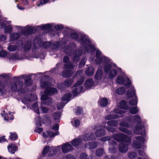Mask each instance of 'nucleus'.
I'll use <instances>...</instances> for the list:
<instances>
[{"label": "nucleus", "mask_w": 159, "mask_h": 159, "mask_svg": "<svg viewBox=\"0 0 159 159\" xmlns=\"http://www.w3.org/2000/svg\"><path fill=\"white\" fill-rule=\"evenodd\" d=\"M129 111L131 114H134L138 113L139 111L137 107H134L129 108Z\"/></svg>", "instance_id": "obj_45"}, {"label": "nucleus", "mask_w": 159, "mask_h": 159, "mask_svg": "<svg viewBox=\"0 0 159 159\" xmlns=\"http://www.w3.org/2000/svg\"><path fill=\"white\" fill-rule=\"evenodd\" d=\"M94 69L92 67H88L85 71V74L87 76L92 75L93 74Z\"/></svg>", "instance_id": "obj_33"}, {"label": "nucleus", "mask_w": 159, "mask_h": 159, "mask_svg": "<svg viewBox=\"0 0 159 159\" xmlns=\"http://www.w3.org/2000/svg\"><path fill=\"white\" fill-rule=\"evenodd\" d=\"M11 89L14 92H17L20 96L24 95L27 90L26 87L24 86L22 82L19 81L18 79L17 81L11 84Z\"/></svg>", "instance_id": "obj_1"}, {"label": "nucleus", "mask_w": 159, "mask_h": 159, "mask_svg": "<svg viewBox=\"0 0 159 159\" xmlns=\"http://www.w3.org/2000/svg\"><path fill=\"white\" fill-rule=\"evenodd\" d=\"M111 137L110 136H105L101 138L100 140L102 142H105L107 141H109V142L110 140H111Z\"/></svg>", "instance_id": "obj_62"}, {"label": "nucleus", "mask_w": 159, "mask_h": 159, "mask_svg": "<svg viewBox=\"0 0 159 159\" xmlns=\"http://www.w3.org/2000/svg\"><path fill=\"white\" fill-rule=\"evenodd\" d=\"M49 156H54L56 153L57 149L53 148H52L49 149Z\"/></svg>", "instance_id": "obj_56"}, {"label": "nucleus", "mask_w": 159, "mask_h": 159, "mask_svg": "<svg viewBox=\"0 0 159 159\" xmlns=\"http://www.w3.org/2000/svg\"><path fill=\"white\" fill-rule=\"evenodd\" d=\"M87 61V59L85 58H83L81 60L79 65V67L80 68H82L85 65V62Z\"/></svg>", "instance_id": "obj_57"}, {"label": "nucleus", "mask_w": 159, "mask_h": 159, "mask_svg": "<svg viewBox=\"0 0 159 159\" xmlns=\"http://www.w3.org/2000/svg\"><path fill=\"white\" fill-rule=\"evenodd\" d=\"M120 108H116L114 110V112L118 114H123L125 113V111L121 109H127L128 108L126 105V102L125 100H122L120 102Z\"/></svg>", "instance_id": "obj_9"}, {"label": "nucleus", "mask_w": 159, "mask_h": 159, "mask_svg": "<svg viewBox=\"0 0 159 159\" xmlns=\"http://www.w3.org/2000/svg\"><path fill=\"white\" fill-rule=\"evenodd\" d=\"M84 81V79L83 77H81L76 83L74 84V87H76L73 90V93L74 96H76L82 91L83 87L82 86H79L81 85L83 83Z\"/></svg>", "instance_id": "obj_8"}, {"label": "nucleus", "mask_w": 159, "mask_h": 159, "mask_svg": "<svg viewBox=\"0 0 159 159\" xmlns=\"http://www.w3.org/2000/svg\"><path fill=\"white\" fill-rule=\"evenodd\" d=\"M117 74V71L116 70L112 69L109 72V77L111 79H113L115 78Z\"/></svg>", "instance_id": "obj_38"}, {"label": "nucleus", "mask_w": 159, "mask_h": 159, "mask_svg": "<svg viewBox=\"0 0 159 159\" xmlns=\"http://www.w3.org/2000/svg\"><path fill=\"white\" fill-rule=\"evenodd\" d=\"M127 94L129 98H132L135 96V99H132L129 101V103L131 105H136L137 104V98L135 95V90L133 87L131 86L130 89L126 93Z\"/></svg>", "instance_id": "obj_7"}, {"label": "nucleus", "mask_w": 159, "mask_h": 159, "mask_svg": "<svg viewBox=\"0 0 159 159\" xmlns=\"http://www.w3.org/2000/svg\"><path fill=\"white\" fill-rule=\"evenodd\" d=\"M20 34L17 33H13L11 34L10 40L11 41H14L18 39L20 37Z\"/></svg>", "instance_id": "obj_34"}, {"label": "nucleus", "mask_w": 159, "mask_h": 159, "mask_svg": "<svg viewBox=\"0 0 159 159\" xmlns=\"http://www.w3.org/2000/svg\"><path fill=\"white\" fill-rule=\"evenodd\" d=\"M8 50L10 52H14L17 50H19L16 46L10 45L7 48Z\"/></svg>", "instance_id": "obj_48"}, {"label": "nucleus", "mask_w": 159, "mask_h": 159, "mask_svg": "<svg viewBox=\"0 0 159 159\" xmlns=\"http://www.w3.org/2000/svg\"><path fill=\"white\" fill-rule=\"evenodd\" d=\"M83 141H86L95 139V137L93 133H88L80 136Z\"/></svg>", "instance_id": "obj_13"}, {"label": "nucleus", "mask_w": 159, "mask_h": 159, "mask_svg": "<svg viewBox=\"0 0 159 159\" xmlns=\"http://www.w3.org/2000/svg\"><path fill=\"white\" fill-rule=\"evenodd\" d=\"M18 136L15 133H11L10 138L11 140H15L17 139Z\"/></svg>", "instance_id": "obj_63"}, {"label": "nucleus", "mask_w": 159, "mask_h": 159, "mask_svg": "<svg viewBox=\"0 0 159 159\" xmlns=\"http://www.w3.org/2000/svg\"><path fill=\"white\" fill-rule=\"evenodd\" d=\"M41 99L42 102H41V105H49L51 104L52 102V99L51 97H49L48 95L43 94L42 95Z\"/></svg>", "instance_id": "obj_12"}, {"label": "nucleus", "mask_w": 159, "mask_h": 159, "mask_svg": "<svg viewBox=\"0 0 159 159\" xmlns=\"http://www.w3.org/2000/svg\"><path fill=\"white\" fill-rule=\"evenodd\" d=\"M125 81L124 78L122 76H119L116 79V82L118 84H122Z\"/></svg>", "instance_id": "obj_60"}, {"label": "nucleus", "mask_w": 159, "mask_h": 159, "mask_svg": "<svg viewBox=\"0 0 159 159\" xmlns=\"http://www.w3.org/2000/svg\"><path fill=\"white\" fill-rule=\"evenodd\" d=\"M107 124L109 126H116L118 124V122L117 120H112L108 121Z\"/></svg>", "instance_id": "obj_42"}, {"label": "nucleus", "mask_w": 159, "mask_h": 159, "mask_svg": "<svg viewBox=\"0 0 159 159\" xmlns=\"http://www.w3.org/2000/svg\"><path fill=\"white\" fill-rule=\"evenodd\" d=\"M64 51L66 53L70 54L73 52L72 48L70 46H67L64 48Z\"/></svg>", "instance_id": "obj_39"}, {"label": "nucleus", "mask_w": 159, "mask_h": 159, "mask_svg": "<svg viewBox=\"0 0 159 159\" xmlns=\"http://www.w3.org/2000/svg\"><path fill=\"white\" fill-rule=\"evenodd\" d=\"M106 134V131L103 129L97 130L95 132V135L97 137H101Z\"/></svg>", "instance_id": "obj_31"}, {"label": "nucleus", "mask_w": 159, "mask_h": 159, "mask_svg": "<svg viewBox=\"0 0 159 159\" xmlns=\"http://www.w3.org/2000/svg\"><path fill=\"white\" fill-rule=\"evenodd\" d=\"M65 67L67 69H71L74 68V65L72 62H69L65 64Z\"/></svg>", "instance_id": "obj_53"}, {"label": "nucleus", "mask_w": 159, "mask_h": 159, "mask_svg": "<svg viewBox=\"0 0 159 159\" xmlns=\"http://www.w3.org/2000/svg\"><path fill=\"white\" fill-rule=\"evenodd\" d=\"M51 43L50 42H43L41 39L36 38L34 40V47L35 49L39 47L47 48L50 47Z\"/></svg>", "instance_id": "obj_5"}, {"label": "nucleus", "mask_w": 159, "mask_h": 159, "mask_svg": "<svg viewBox=\"0 0 159 159\" xmlns=\"http://www.w3.org/2000/svg\"><path fill=\"white\" fill-rule=\"evenodd\" d=\"M57 89L54 87H48L45 89L44 91V94L48 96L52 95L57 93Z\"/></svg>", "instance_id": "obj_19"}, {"label": "nucleus", "mask_w": 159, "mask_h": 159, "mask_svg": "<svg viewBox=\"0 0 159 159\" xmlns=\"http://www.w3.org/2000/svg\"><path fill=\"white\" fill-rule=\"evenodd\" d=\"M98 146V142L96 141H92L89 142L85 144L84 146L85 148L89 149H92L95 148Z\"/></svg>", "instance_id": "obj_20"}, {"label": "nucleus", "mask_w": 159, "mask_h": 159, "mask_svg": "<svg viewBox=\"0 0 159 159\" xmlns=\"http://www.w3.org/2000/svg\"><path fill=\"white\" fill-rule=\"evenodd\" d=\"M32 96L30 94H28L24 97V98L26 101L30 102L32 101L33 100L31 99V97Z\"/></svg>", "instance_id": "obj_64"}, {"label": "nucleus", "mask_w": 159, "mask_h": 159, "mask_svg": "<svg viewBox=\"0 0 159 159\" xmlns=\"http://www.w3.org/2000/svg\"><path fill=\"white\" fill-rule=\"evenodd\" d=\"M8 149L9 152L12 154H14L16 150V146L12 144L11 145L8 146Z\"/></svg>", "instance_id": "obj_37"}, {"label": "nucleus", "mask_w": 159, "mask_h": 159, "mask_svg": "<svg viewBox=\"0 0 159 159\" xmlns=\"http://www.w3.org/2000/svg\"><path fill=\"white\" fill-rule=\"evenodd\" d=\"M125 89L124 87H119L116 91V93L120 95L123 94L125 93Z\"/></svg>", "instance_id": "obj_49"}, {"label": "nucleus", "mask_w": 159, "mask_h": 159, "mask_svg": "<svg viewBox=\"0 0 159 159\" xmlns=\"http://www.w3.org/2000/svg\"><path fill=\"white\" fill-rule=\"evenodd\" d=\"M31 48V43L30 41H28L25 45V50L26 51L29 50Z\"/></svg>", "instance_id": "obj_55"}, {"label": "nucleus", "mask_w": 159, "mask_h": 159, "mask_svg": "<svg viewBox=\"0 0 159 159\" xmlns=\"http://www.w3.org/2000/svg\"><path fill=\"white\" fill-rule=\"evenodd\" d=\"M83 140L80 136L72 140L71 141V144L74 147L78 148L82 143Z\"/></svg>", "instance_id": "obj_15"}, {"label": "nucleus", "mask_w": 159, "mask_h": 159, "mask_svg": "<svg viewBox=\"0 0 159 159\" xmlns=\"http://www.w3.org/2000/svg\"><path fill=\"white\" fill-rule=\"evenodd\" d=\"M32 109L34 111H35L38 114H40L39 109L38 107V105L37 102H35L32 105Z\"/></svg>", "instance_id": "obj_46"}, {"label": "nucleus", "mask_w": 159, "mask_h": 159, "mask_svg": "<svg viewBox=\"0 0 159 159\" xmlns=\"http://www.w3.org/2000/svg\"><path fill=\"white\" fill-rule=\"evenodd\" d=\"M136 139L140 141L139 142L136 140L133 141V145L136 148H142V144L145 141L144 138L142 136H137L136 137Z\"/></svg>", "instance_id": "obj_10"}, {"label": "nucleus", "mask_w": 159, "mask_h": 159, "mask_svg": "<svg viewBox=\"0 0 159 159\" xmlns=\"http://www.w3.org/2000/svg\"><path fill=\"white\" fill-rule=\"evenodd\" d=\"M132 118L131 116L127 117V118L126 117L125 120H124L120 123V125L121 127L119 128V130L129 135H131L132 133L130 131L126 128L122 127V126L129 127L130 126L133 125V124L132 123Z\"/></svg>", "instance_id": "obj_4"}, {"label": "nucleus", "mask_w": 159, "mask_h": 159, "mask_svg": "<svg viewBox=\"0 0 159 159\" xmlns=\"http://www.w3.org/2000/svg\"><path fill=\"white\" fill-rule=\"evenodd\" d=\"M119 116L117 114H110L106 116L105 117L106 119L110 120L114 119H116L119 118Z\"/></svg>", "instance_id": "obj_36"}, {"label": "nucleus", "mask_w": 159, "mask_h": 159, "mask_svg": "<svg viewBox=\"0 0 159 159\" xmlns=\"http://www.w3.org/2000/svg\"><path fill=\"white\" fill-rule=\"evenodd\" d=\"M46 79L42 80H40V86L42 88L46 89L51 86V84L48 80L49 77L47 76L46 77Z\"/></svg>", "instance_id": "obj_14"}, {"label": "nucleus", "mask_w": 159, "mask_h": 159, "mask_svg": "<svg viewBox=\"0 0 159 159\" xmlns=\"http://www.w3.org/2000/svg\"><path fill=\"white\" fill-rule=\"evenodd\" d=\"M52 27L51 25L48 24H46L42 26L41 27V29L42 30H44L49 29Z\"/></svg>", "instance_id": "obj_58"}, {"label": "nucleus", "mask_w": 159, "mask_h": 159, "mask_svg": "<svg viewBox=\"0 0 159 159\" xmlns=\"http://www.w3.org/2000/svg\"><path fill=\"white\" fill-rule=\"evenodd\" d=\"M11 112H9L8 113L5 114L4 117V119L7 121L13 119L12 117H13V116L11 115Z\"/></svg>", "instance_id": "obj_51"}, {"label": "nucleus", "mask_w": 159, "mask_h": 159, "mask_svg": "<svg viewBox=\"0 0 159 159\" xmlns=\"http://www.w3.org/2000/svg\"><path fill=\"white\" fill-rule=\"evenodd\" d=\"M73 74L71 70L67 69L64 70L62 72V76L65 78H68L70 77Z\"/></svg>", "instance_id": "obj_27"}, {"label": "nucleus", "mask_w": 159, "mask_h": 159, "mask_svg": "<svg viewBox=\"0 0 159 159\" xmlns=\"http://www.w3.org/2000/svg\"><path fill=\"white\" fill-rule=\"evenodd\" d=\"M119 151L122 153H124L127 152L128 148L127 144L124 143H121L119 145Z\"/></svg>", "instance_id": "obj_23"}, {"label": "nucleus", "mask_w": 159, "mask_h": 159, "mask_svg": "<svg viewBox=\"0 0 159 159\" xmlns=\"http://www.w3.org/2000/svg\"><path fill=\"white\" fill-rule=\"evenodd\" d=\"M53 118L57 121L59 122L60 120V117L61 116L60 112L57 111L53 113L52 114Z\"/></svg>", "instance_id": "obj_32"}, {"label": "nucleus", "mask_w": 159, "mask_h": 159, "mask_svg": "<svg viewBox=\"0 0 159 159\" xmlns=\"http://www.w3.org/2000/svg\"><path fill=\"white\" fill-rule=\"evenodd\" d=\"M134 123H137L136 126L134 129V132L136 134H140L144 135L145 134L144 125L142 124L140 116L135 115L134 116L133 119Z\"/></svg>", "instance_id": "obj_2"}, {"label": "nucleus", "mask_w": 159, "mask_h": 159, "mask_svg": "<svg viewBox=\"0 0 159 159\" xmlns=\"http://www.w3.org/2000/svg\"><path fill=\"white\" fill-rule=\"evenodd\" d=\"M104 127L107 130L112 133H114L116 131V129L113 127L106 126H104Z\"/></svg>", "instance_id": "obj_61"}, {"label": "nucleus", "mask_w": 159, "mask_h": 159, "mask_svg": "<svg viewBox=\"0 0 159 159\" xmlns=\"http://www.w3.org/2000/svg\"><path fill=\"white\" fill-rule=\"evenodd\" d=\"M103 56L101 54V52L98 50L96 51V59L95 60L97 64H100L102 62V56Z\"/></svg>", "instance_id": "obj_24"}, {"label": "nucleus", "mask_w": 159, "mask_h": 159, "mask_svg": "<svg viewBox=\"0 0 159 159\" xmlns=\"http://www.w3.org/2000/svg\"><path fill=\"white\" fill-rule=\"evenodd\" d=\"M103 74V72L102 70L98 69L95 75V79L97 80H100L102 78Z\"/></svg>", "instance_id": "obj_30"}, {"label": "nucleus", "mask_w": 159, "mask_h": 159, "mask_svg": "<svg viewBox=\"0 0 159 159\" xmlns=\"http://www.w3.org/2000/svg\"><path fill=\"white\" fill-rule=\"evenodd\" d=\"M8 58L11 62H13L16 60H20L22 59L17 53H15L10 54L8 56Z\"/></svg>", "instance_id": "obj_21"}, {"label": "nucleus", "mask_w": 159, "mask_h": 159, "mask_svg": "<svg viewBox=\"0 0 159 159\" xmlns=\"http://www.w3.org/2000/svg\"><path fill=\"white\" fill-rule=\"evenodd\" d=\"M36 29L30 26H27L22 31V34L24 36H29L36 31Z\"/></svg>", "instance_id": "obj_11"}, {"label": "nucleus", "mask_w": 159, "mask_h": 159, "mask_svg": "<svg viewBox=\"0 0 159 159\" xmlns=\"http://www.w3.org/2000/svg\"><path fill=\"white\" fill-rule=\"evenodd\" d=\"M61 148L63 152L65 153L71 151L73 149V148L71 145L70 143H66L63 145Z\"/></svg>", "instance_id": "obj_18"}, {"label": "nucleus", "mask_w": 159, "mask_h": 159, "mask_svg": "<svg viewBox=\"0 0 159 159\" xmlns=\"http://www.w3.org/2000/svg\"><path fill=\"white\" fill-rule=\"evenodd\" d=\"M71 96V94L70 93H68L66 94L63 96L61 98L62 101H67L68 102L70 101V99Z\"/></svg>", "instance_id": "obj_40"}, {"label": "nucleus", "mask_w": 159, "mask_h": 159, "mask_svg": "<svg viewBox=\"0 0 159 159\" xmlns=\"http://www.w3.org/2000/svg\"><path fill=\"white\" fill-rule=\"evenodd\" d=\"M99 105L102 107L106 106L108 103V100L105 98H103L99 100Z\"/></svg>", "instance_id": "obj_35"}, {"label": "nucleus", "mask_w": 159, "mask_h": 159, "mask_svg": "<svg viewBox=\"0 0 159 159\" xmlns=\"http://www.w3.org/2000/svg\"><path fill=\"white\" fill-rule=\"evenodd\" d=\"M109 144L110 146L109 148L110 152L112 153H115L117 151V148L114 147L117 145L116 142L114 140H110L109 142Z\"/></svg>", "instance_id": "obj_17"}, {"label": "nucleus", "mask_w": 159, "mask_h": 159, "mask_svg": "<svg viewBox=\"0 0 159 159\" xmlns=\"http://www.w3.org/2000/svg\"><path fill=\"white\" fill-rule=\"evenodd\" d=\"M81 45L83 47V50L85 52H90L95 50V48L90 44L88 36L82 35L81 37Z\"/></svg>", "instance_id": "obj_3"}, {"label": "nucleus", "mask_w": 159, "mask_h": 159, "mask_svg": "<svg viewBox=\"0 0 159 159\" xmlns=\"http://www.w3.org/2000/svg\"><path fill=\"white\" fill-rule=\"evenodd\" d=\"M21 76L23 77L25 80V85L29 86L32 83V80L30 76L22 75Z\"/></svg>", "instance_id": "obj_28"}, {"label": "nucleus", "mask_w": 159, "mask_h": 159, "mask_svg": "<svg viewBox=\"0 0 159 159\" xmlns=\"http://www.w3.org/2000/svg\"><path fill=\"white\" fill-rule=\"evenodd\" d=\"M104 153V150L101 148H99L96 150V154L97 156L100 157Z\"/></svg>", "instance_id": "obj_50"}, {"label": "nucleus", "mask_w": 159, "mask_h": 159, "mask_svg": "<svg viewBox=\"0 0 159 159\" xmlns=\"http://www.w3.org/2000/svg\"><path fill=\"white\" fill-rule=\"evenodd\" d=\"M80 159H93V157L92 155H91L88 157L87 154L82 153L80 155Z\"/></svg>", "instance_id": "obj_41"}, {"label": "nucleus", "mask_w": 159, "mask_h": 159, "mask_svg": "<svg viewBox=\"0 0 159 159\" xmlns=\"http://www.w3.org/2000/svg\"><path fill=\"white\" fill-rule=\"evenodd\" d=\"M128 155L130 159H134L137 157V153L134 152H129L128 153Z\"/></svg>", "instance_id": "obj_52"}, {"label": "nucleus", "mask_w": 159, "mask_h": 159, "mask_svg": "<svg viewBox=\"0 0 159 159\" xmlns=\"http://www.w3.org/2000/svg\"><path fill=\"white\" fill-rule=\"evenodd\" d=\"M58 131L53 133L51 132L50 130H47L45 132H43V135L44 138H46L48 136L50 137H54L56 135H58Z\"/></svg>", "instance_id": "obj_25"}, {"label": "nucleus", "mask_w": 159, "mask_h": 159, "mask_svg": "<svg viewBox=\"0 0 159 159\" xmlns=\"http://www.w3.org/2000/svg\"><path fill=\"white\" fill-rule=\"evenodd\" d=\"M112 66L116 67H117L116 65L113 63H107L104 65V72L106 73H109V71L111 68Z\"/></svg>", "instance_id": "obj_26"}, {"label": "nucleus", "mask_w": 159, "mask_h": 159, "mask_svg": "<svg viewBox=\"0 0 159 159\" xmlns=\"http://www.w3.org/2000/svg\"><path fill=\"white\" fill-rule=\"evenodd\" d=\"M83 50L80 49H77L74 52L72 60L74 62L78 61L80 59V57L82 53Z\"/></svg>", "instance_id": "obj_16"}, {"label": "nucleus", "mask_w": 159, "mask_h": 159, "mask_svg": "<svg viewBox=\"0 0 159 159\" xmlns=\"http://www.w3.org/2000/svg\"><path fill=\"white\" fill-rule=\"evenodd\" d=\"M94 84V82L92 79H87L84 83L85 87L87 89L91 88Z\"/></svg>", "instance_id": "obj_29"}, {"label": "nucleus", "mask_w": 159, "mask_h": 159, "mask_svg": "<svg viewBox=\"0 0 159 159\" xmlns=\"http://www.w3.org/2000/svg\"><path fill=\"white\" fill-rule=\"evenodd\" d=\"M44 120L46 123L50 125L52 122L50 117L47 115H45L44 116Z\"/></svg>", "instance_id": "obj_54"}, {"label": "nucleus", "mask_w": 159, "mask_h": 159, "mask_svg": "<svg viewBox=\"0 0 159 159\" xmlns=\"http://www.w3.org/2000/svg\"><path fill=\"white\" fill-rule=\"evenodd\" d=\"M12 27L11 25L5 27V32L7 33H11L12 31Z\"/></svg>", "instance_id": "obj_59"}, {"label": "nucleus", "mask_w": 159, "mask_h": 159, "mask_svg": "<svg viewBox=\"0 0 159 159\" xmlns=\"http://www.w3.org/2000/svg\"><path fill=\"white\" fill-rule=\"evenodd\" d=\"M112 138L120 142L129 143L131 141V139L128 136L122 133L114 134L112 135Z\"/></svg>", "instance_id": "obj_6"}, {"label": "nucleus", "mask_w": 159, "mask_h": 159, "mask_svg": "<svg viewBox=\"0 0 159 159\" xmlns=\"http://www.w3.org/2000/svg\"><path fill=\"white\" fill-rule=\"evenodd\" d=\"M18 47V49H21L23 47L24 43L23 40H19L15 45Z\"/></svg>", "instance_id": "obj_47"}, {"label": "nucleus", "mask_w": 159, "mask_h": 159, "mask_svg": "<svg viewBox=\"0 0 159 159\" xmlns=\"http://www.w3.org/2000/svg\"><path fill=\"white\" fill-rule=\"evenodd\" d=\"M73 81V78L66 79L65 80L64 82L65 85L66 87H69L72 84Z\"/></svg>", "instance_id": "obj_43"}, {"label": "nucleus", "mask_w": 159, "mask_h": 159, "mask_svg": "<svg viewBox=\"0 0 159 159\" xmlns=\"http://www.w3.org/2000/svg\"><path fill=\"white\" fill-rule=\"evenodd\" d=\"M82 35H85L84 34H81L80 36H79L78 34L75 32L71 33L70 36V38L76 41L80 42L81 44V37Z\"/></svg>", "instance_id": "obj_22"}, {"label": "nucleus", "mask_w": 159, "mask_h": 159, "mask_svg": "<svg viewBox=\"0 0 159 159\" xmlns=\"http://www.w3.org/2000/svg\"><path fill=\"white\" fill-rule=\"evenodd\" d=\"M60 46L59 42H54L52 44H51L50 48L52 49H56L59 48Z\"/></svg>", "instance_id": "obj_44"}]
</instances>
